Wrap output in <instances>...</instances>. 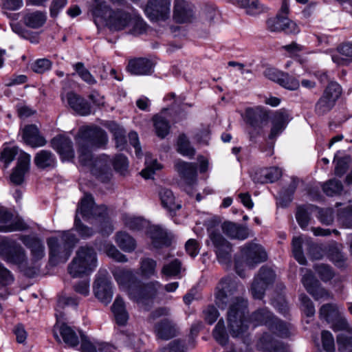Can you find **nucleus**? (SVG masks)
I'll return each mask as SVG.
<instances>
[{"label":"nucleus","instance_id":"nucleus-1","mask_svg":"<svg viewBox=\"0 0 352 352\" xmlns=\"http://www.w3.org/2000/svg\"><path fill=\"white\" fill-rule=\"evenodd\" d=\"M245 291L244 287L230 277L222 278L218 283L214 292V302L221 309L227 308L228 329L232 337L243 336L248 331L250 325L253 328L265 325L268 328L275 317L267 309H258L254 311L248 318V300L242 296H236Z\"/></svg>","mask_w":352,"mask_h":352},{"label":"nucleus","instance_id":"nucleus-2","mask_svg":"<svg viewBox=\"0 0 352 352\" xmlns=\"http://www.w3.org/2000/svg\"><path fill=\"white\" fill-rule=\"evenodd\" d=\"M79 146L80 160L85 165H91V174L102 182L110 179L111 172L106 162L101 158H96L92 162L90 151L93 147H102L108 142L106 132L98 126H81L76 137Z\"/></svg>","mask_w":352,"mask_h":352},{"label":"nucleus","instance_id":"nucleus-3","mask_svg":"<svg viewBox=\"0 0 352 352\" xmlns=\"http://www.w3.org/2000/svg\"><path fill=\"white\" fill-rule=\"evenodd\" d=\"M79 214L82 215L85 220L91 223L94 221L105 222L107 216L106 206L96 205L92 195L85 194L78 204L74 219L75 230L82 239L92 236L94 234V231L91 228L84 225L81 222L78 217Z\"/></svg>","mask_w":352,"mask_h":352},{"label":"nucleus","instance_id":"nucleus-4","mask_svg":"<svg viewBox=\"0 0 352 352\" xmlns=\"http://www.w3.org/2000/svg\"><path fill=\"white\" fill-rule=\"evenodd\" d=\"M78 239L70 231H65L59 237L52 236L47 239L50 250V260L53 265L65 263L71 255Z\"/></svg>","mask_w":352,"mask_h":352},{"label":"nucleus","instance_id":"nucleus-5","mask_svg":"<svg viewBox=\"0 0 352 352\" xmlns=\"http://www.w3.org/2000/svg\"><path fill=\"white\" fill-rule=\"evenodd\" d=\"M1 254L7 263L18 266L19 270L27 276L33 277L37 274L36 266L29 267L24 249L14 241L5 240L1 244Z\"/></svg>","mask_w":352,"mask_h":352},{"label":"nucleus","instance_id":"nucleus-6","mask_svg":"<svg viewBox=\"0 0 352 352\" xmlns=\"http://www.w3.org/2000/svg\"><path fill=\"white\" fill-rule=\"evenodd\" d=\"M97 267L96 253L94 248L82 246L76 252L75 257L67 267L73 278L91 274Z\"/></svg>","mask_w":352,"mask_h":352},{"label":"nucleus","instance_id":"nucleus-7","mask_svg":"<svg viewBox=\"0 0 352 352\" xmlns=\"http://www.w3.org/2000/svg\"><path fill=\"white\" fill-rule=\"evenodd\" d=\"M95 16L104 19L107 26L112 30H121L128 26L132 21L131 14L122 9L113 10L103 2L97 3L93 9Z\"/></svg>","mask_w":352,"mask_h":352},{"label":"nucleus","instance_id":"nucleus-8","mask_svg":"<svg viewBox=\"0 0 352 352\" xmlns=\"http://www.w3.org/2000/svg\"><path fill=\"white\" fill-rule=\"evenodd\" d=\"M342 94L340 85L334 81L330 82L324 89L315 107V111L318 116H323L329 112L335 106L336 102Z\"/></svg>","mask_w":352,"mask_h":352},{"label":"nucleus","instance_id":"nucleus-9","mask_svg":"<svg viewBox=\"0 0 352 352\" xmlns=\"http://www.w3.org/2000/svg\"><path fill=\"white\" fill-rule=\"evenodd\" d=\"M241 258L250 268L267 259V254L263 247L254 241L248 242L240 248Z\"/></svg>","mask_w":352,"mask_h":352},{"label":"nucleus","instance_id":"nucleus-10","mask_svg":"<svg viewBox=\"0 0 352 352\" xmlns=\"http://www.w3.org/2000/svg\"><path fill=\"white\" fill-rule=\"evenodd\" d=\"M93 291L95 296L102 303L109 304L113 298V287L106 270H100L96 275L93 285Z\"/></svg>","mask_w":352,"mask_h":352},{"label":"nucleus","instance_id":"nucleus-11","mask_svg":"<svg viewBox=\"0 0 352 352\" xmlns=\"http://www.w3.org/2000/svg\"><path fill=\"white\" fill-rule=\"evenodd\" d=\"M162 287V283L157 280H152L144 284L139 280L138 286H136L135 290L131 292L130 299L138 304H146L147 301L153 300Z\"/></svg>","mask_w":352,"mask_h":352},{"label":"nucleus","instance_id":"nucleus-12","mask_svg":"<svg viewBox=\"0 0 352 352\" xmlns=\"http://www.w3.org/2000/svg\"><path fill=\"white\" fill-rule=\"evenodd\" d=\"M210 239L214 247V252L218 261L221 264L229 265L232 261V252L230 243L220 233L214 231L210 233Z\"/></svg>","mask_w":352,"mask_h":352},{"label":"nucleus","instance_id":"nucleus-13","mask_svg":"<svg viewBox=\"0 0 352 352\" xmlns=\"http://www.w3.org/2000/svg\"><path fill=\"white\" fill-rule=\"evenodd\" d=\"M170 0H148L144 12L151 21H166L170 16Z\"/></svg>","mask_w":352,"mask_h":352},{"label":"nucleus","instance_id":"nucleus-14","mask_svg":"<svg viewBox=\"0 0 352 352\" xmlns=\"http://www.w3.org/2000/svg\"><path fill=\"white\" fill-rule=\"evenodd\" d=\"M247 123L252 129L249 131L250 140H252L261 134L262 129L267 123V114L258 110L248 109L246 111Z\"/></svg>","mask_w":352,"mask_h":352},{"label":"nucleus","instance_id":"nucleus-15","mask_svg":"<svg viewBox=\"0 0 352 352\" xmlns=\"http://www.w3.org/2000/svg\"><path fill=\"white\" fill-rule=\"evenodd\" d=\"M173 18L177 23H191L195 19L194 6L185 0H175Z\"/></svg>","mask_w":352,"mask_h":352},{"label":"nucleus","instance_id":"nucleus-16","mask_svg":"<svg viewBox=\"0 0 352 352\" xmlns=\"http://www.w3.org/2000/svg\"><path fill=\"white\" fill-rule=\"evenodd\" d=\"M113 276L118 284L126 291L130 298L131 290H135L138 286L140 280L131 270L126 269L116 270Z\"/></svg>","mask_w":352,"mask_h":352},{"label":"nucleus","instance_id":"nucleus-17","mask_svg":"<svg viewBox=\"0 0 352 352\" xmlns=\"http://www.w3.org/2000/svg\"><path fill=\"white\" fill-rule=\"evenodd\" d=\"M65 98L69 107L77 114L85 116L91 113L90 104L80 95L70 91L66 94Z\"/></svg>","mask_w":352,"mask_h":352},{"label":"nucleus","instance_id":"nucleus-18","mask_svg":"<svg viewBox=\"0 0 352 352\" xmlns=\"http://www.w3.org/2000/svg\"><path fill=\"white\" fill-rule=\"evenodd\" d=\"M51 145L62 158L69 160L74 157L73 143L70 138L63 135H57L52 140Z\"/></svg>","mask_w":352,"mask_h":352},{"label":"nucleus","instance_id":"nucleus-19","mask_svg":"<svg viewBox=\"0 0 352 352\" xmlns=\"http://www.w3.org/2000/svg\"><path fill=\"white\" fill-rule=\"evenodd\" d=\"M175 168L188 185H193L197 182V164L178 160L175 163Z\"/></svg>","mask_w":352,"mask_h":352},{"label":"nucleus","instance_id":"nucleus-20","mask_svg":"<svg viewBox=\"0 0 352 352\" xmlns=\"http://www.w3.org/2000/svg\"><path fill=\"white\" fill-rule=\"evenodd\" d=\"M30 155L28 153H21L19 156L16 167L10 175V181L16 184L20 185L24 180L25 175L30 170Z\"/></svg>","mask_w":352,"mask_h":352},{"label":"nucleus","instance_id":"nucleus-21","mask_svg":"<svg viewBox=\"0 0 352 352\" xmlns=\"http://www.w3.org/2000/svg\"><path fill=\"white\" fill-rule=\"evenodd\" d=\"M289 120V115L285 110L277 111L272 120V128L268 138L276 139L285 130Z\"/></svg>","mask_w":352,"mask_h":352},{"label":"nucleus","instance_id":"nucleus-22","mask_svg":"<svg viewBox=\"0 0 352 352\" xmlns=\"http://www.w3.org/2000/svg\"><path fill=\"white\" fill-rule=\"evenodd\" d=\"M257 347L264 352H289L288 346L274 340L268 333H264L257 342Z\"/></svg>","mask_w":352,"mask_h":352},{"label":"nucleus","instance_id":"nucleus-23","mask_svg":"<svg viewBox=\"0 0 352 352\" xmlns=\"http://www.w3.org/2000/svg\"><path fill=\"white\" fill-rule=\"evenodd\" d=\"M21 241L26 248L30 250L32 259L34 261H39L45 256V246L38 238L24 235L21 237Z\"/></svg>","mask_w":352,"mask_h":352},{"label":"nucleus","instance_id":"nucleus-24","mask_svg":"<svg viewBox=\"0 0 352 352\" xmlns=\"http://www.w3.org/2000/svg\"><path fill=\"white\" fill-rule=\"evenodd\" d=\"M127 70L134 75H150L153 72V64L147 58H135L129 60Z\"/></svg>","mask_w":352,"mask_h":352},{"label":"nucleus","instance_id":"nucleus-25","mask_svg":"<svg viewBox=\"0 0 352 352\" xmlns=\"http://www.w3.org/2000/svg\"><path fill=\"white\" fill-rule=\"evenodd\" d=\"M155 331L159 338L168 340L177 336V329L173 320L164 318L155 324Z\"/></svg>","mask_w":352,"mask_h":352},{"label":"nucleus","instance_id":"nucleus-26","mask_svg":"<svg viewBox=\"0 0 352 352\" xmlns=\"http://www.w3.org/2000/svg\"><path fill=\"white\" fill-rule=\"evenodd\" d=\"M223 232L232 239L245 240L250 236V230L242 225L233 222H224L222 225Z\"/></svg>","mask_w":352,"mask_h":352},{"label":"nucleus","instance_id":"nucleus-27","mask_svg":"<svg viewBox=\"0 0 352 352\" xmlns=\"http://www.w3.org/2000/svg\"><path fill=\"white\" fill-rule=\"evenodd\" d=\"M23 139L27 144L32 147L43 146L46 144V140L39 135L38 129L34 125H28L24 128Z\"/></svg>","mask_w":352,"mask_h":352},{"label":"nucleus","instance_id":"nucleus-28","mask_svg":"<svg viewBox=\"0 0 352 352\" xmlns=\"http://www.w3.org/2000/svg\"><path fill=\"white\" fill-rule=\"evenodd\" d=\"M151 237L152 243L156 248L169 246L171 243V237L164 229L159 226H155L151 228Z\"/></svg>","mask_w":352,"mask_h":352},{"label":"nucleus","instance_id":"nucleus-29","mask_svg":"<svg viewBox=\"0 0 352 352\" xmlns=\"http://www.w3.org/2000/svg\"><path fill=\"white\" fill-rule=\"evenodd\" d=\"M282 175V171L277 167L263 168L256 173L254 181L258 183H272L278 180Z\"/></svg>","mask_w":352,"mask_h":352},{"label":"nucleus","instance_id":"nucleus-30","mask_svg":"<svg viewBox=\"0 0 352 352\" xmlns=\"http://www.w3.org/2000/svg\"><path fill=\"white\" fill-rule=\"evenodd\" d=\"M34 164L41 169L54 168L56 164L55 155L50 151L42 150L34 157Z\"/></svg>","mask_w":352,"mask_h":352},{"label":"nucleus","instance_id":"nucleus-31","mask_svg":"<svg viewBox=\"0 0 352 352\" xmlns=\"http://www.w3.org/2000/svg\"><path fill=\"white\" fill-rule=\"evenodd\" d=\"M111 309L116 323L120 326L126 324L129 319V314L126 310L124 302L121 297H116Z\"/></svg>","mask_w":352,"mask_h":352},{"label":"nucleus","instance_id":"nucleus-32","mask_svg":"<svg viewBox=\"0 0 352 352\" xmlns=\"http://www.w3.org/2000/svg\"><path fill=\"white\" fill-rule=\"evenodd\" d=\"M159 197L162 206L170 212H175L182 208L180 203L175 202V196L173 192L169 189H160L159 192Z\"/></svg>","mask_w":352,"mask_h":352},{"label":"nucleus","instance_id":"nucleus-33","mask_svg":"<svg viewBox=\"0 0 352 352\" xmlns=\"http://www.w3.org/2000/svg\"><path fill=\"white\" fill-rule=\"evenodd\" d=\"M157 261L151 258L144 257L140 261L139 272L141 276L150 278L157 275Z\"/></svg>","mask_w":352,"mask_h":352},{"label":"nucleus","instance_id":"nucleus-34","mask_svg":"<svg viewBox=\"0 0 352 352\" xmlns=\"http://www.w3.org/2000/svg\"><path fill=\"white\" fill-rule=\"evenodd\" d=\"M46 19V14L41 11L28 13L23 18L25 25L33 29L42 27L45 24Z\"/></svg>","mask_w":352,"mask_h":352},{"label":"nucleus","instance_id":"nucleus-35","mask_svg":"<svg viewBox=\"0 0 352 352\" xmlns=\"http://www.w3.org/2000/svg\"><path fill=\"white\" fill-rule=\"evenodd\" d=\"M115 240L118 247L124 252H131L136 248L135 239L125 232H118Z\"/></svg>","mask_w":352,"mask_h":352},{"label":"nucleus","instance_id":"nucleus-36","mask_svg":"<svg viewBox=\"0 0 352 352\" xmlns=\"http://www.w3.org/2000/svg\"><path fill=\"white\" fill-rule=\"evenodd\" d=\"M109 129L113 135L116 147L123 150L126 144V131L115 122L109 124Z\"/></svg>","mask_w":352,"mask_h":352},{"label":"nucleus","instance_id":"nucleus-37","mask_svg":"<svg viewBox=\"0 0 352 352\" xmlns=\"http://www.w3.org/2000/svg\"><path fill=\"white\" fill-rule=\"evenodd\" d=\"M320 319H323L328 323L337 320L340 315L338 308L336 305L332 303H327L323 305L319 311Z\"/></svg>","mask_w":352,"mask_h":352},{"label":"nucleus","instance_id":"nucleus-38","mask_svg":"<svg viewBox=\"0 0 352 352\" xmlns=\"http://www.w3.org/2000/svg\"><path fill=\"white\" fill-rule=\"evenodd\" d=\"M60 334L65 344L74 347L79 344L78 336L74 329L65 324H63L59 328Z\"/></svg>","mask_w":352,"mask_h":352},{"label":"nucleus","instance_id":"nucleus-39","mask_svg":"<svg viewBox=\"0 0 352 352\" xmlns=\"http://www.w3.org/2000/svg\"><path fill=\"white\" fill-rule=\"evenodd\" d=\"M290 328L289 324L274 317L269 329L279 337L287 338L290 335Z\"/></svg>","mask_w":352,"mask_h":352},{"label":"nucleus","instance_id":"nucleus-40","mask_svg":"<svg viewBox=\"0 0 352 352\" xmlns=\"http://www.w3.org/2000/svg\"><path fill=\"white\" fill-rule=\"evenodd\" d=\"M177 151L181 155L193 157L195 154V148L190 146V143L185 134H181L177 139Z\"/></svg>","mask_w":352,"mask_h":352},{"label":"nucleus","instance_id":"nucleus-41","mask_svg":"<svg viewBox=\"0 0 352 352\" xmlns=\"http://www.w3.org/2000/svg\"><path fill=\"white\" fill-rule=\"evenodd\" d=\"M154 126L156 134L161 138H164L169 133L170 124L168 121L161 115H156L153 118Z\"/></svg>","mask_w":352,"mask_h":352},{"label":"nucleus","instance_id":"nucleus-42","mask_svg":"<svg viewBox=\"0 0 352 352\" xmlns=\"http://www.w3.org/2000/svg\"><path fill=\"white\" fill-rule=\"evenodd\" d=\"M181 270L182 263L179 259L175 258L170 263L163 265L161 274L165 276L179 277Z\"/></svg>","mask_w":352,"mask_h":352},{"label":"nucleus","instance_id":"nucleus-43","mask_svg":"<svg viewBox=\"0 0 352 352\" xmlns=\"http://www.w3.org/2000/svg\"><path fill=\"white\" fill-rule=\"evenodd\" d=\"M214 340L221 345L224 346L228 343V336L226 329L224 321L219 320L212 331Z\"/></svg>","mask_w":352,"mask_h":352},{"label":"nucleus","instance_id":"nucleus-44","mask_svg":"<svg viewBox=\"0 0 352 352\" xmlns=\"http://www.w3.org/2000/svg\"><path fill=\"white\" fill-rule=\"evenodd\" d=\"M322 190L327 196L332 197L340 194L343 190V186L340 181L333 179L324 184Z\"/></svg>","mask_w":352,"mask_h":352},{"label":"nucleus","instance_id":"nucleus-45","mask_svg":"<svg viewBox=\"0 0 352 352\" xmlns=\"http://www.w3.org/2000/svg\"><path fill=\"white\" fill-rule=\"evenodd\" d=\"M240 5L246 9L247 14L250 15H256L264 10L258 0H240Z\"/></svg>","mask_w":352,"mask_h":352},{"label":"nucleus","instance_id":"nucleus-46","mask_svg":"<svg viewBox=\"0 0 352 352\" xmlns=\"http://www.w3.org/2000/svg\"><path fill=\"white\" fill-rule=\"evenodd\" d=\"M302 241L300 238H294L292 240V252L295 259L300 265H305L307 260L302 252Z\"/></svg>","mask_w":352,"mask_h":352},{"label":"nucleus","instance_id":"nucleus-47","mask_svg":"<svg viewBox=\"0 0 352 352\" xmlns=\"http://www.w3.org/2000/svg\"><path fill=\"white\" fill-rule=\"evenodd\" d=\"M113 165L115 170L120 175H126L128 173L129 162L124 155H116L113 158Z\"/></svg>","mask_w":352,"mask_h":352},{"label":"nucleus","instance_id":"nucleus-48","mask_svg":"<svg viewBox=\"0 0 352 352\" xmlns=\"http://www.w3.org/2000/svg\"><path fill=\"white\" fill-rule=\"evenodd\" d=\"M74 69L83 81L91 85L96 84V80L89 71L85 67L82 63L78 62L75 64Z\"/></svg>","mask_w":352,"mask_h":352},{"label":"nucleus","instance_id":"nucleus-49","mask_svg":"<svg viewBox=\"0 0 352 352\" xmlns=\"http://www.w3.org/2000/svg\"><path fill=\"white\" fill-rule=\"evenodd\" d=\"M275 277V273L272 269L263 266L254 278L263 282V283H265L269 286L274 283Z\"/></svg>","mask_w":352,"mask_h":352},{"label":"nucleus","instance_id":"nucleus-50","mask_svg":"<svg viewBox=\"0 0 352 352\" xmlns=\"http://www.w3.org/2000/svg\"><path fill=\"white\" fill-rule=\"evenodd\" d=\"M285 16L278 14L276 17L269 19L266 23L267 30L272 32L283 31L285 23Z\"/></svg>","mask_w":352,"mask_h":352},{"label":"nucleus","instance_id":"nucleus-51","mask_svg":"<svg viewBox=\"0 0 352 352\" xmlns=\"http://www.w3.org/2000/svg\"><path fill=\"white\" fill-rule=\"evenodd\" d=\"M28 226L21 219H16L14 221L12 219L9 222L8 225L1 226L0 232H10L14 231H23L27 230Z\"/></svg>","mask_w":352,"mask_h":352},{"label":"nucleus","instance_id":"nucleus-52","mask_svg":"<svg viewBox=\"0 0 352 352\" xmlns=\"http://www.w3.org/2000/svg\"><path fill=\"white\" fill-rule=\"evenodd\" d=\"M279 85L289 90H296L300 86L298 79L285 72L283 74Z\"/></svg>","mask_w":352,"mask_h":352},{"label":"nucleus","instance_id":"nucleus-53","mask_svg":"<svg viewBox=\"0 0 352 352\" xmlns=\"http://www.w3.org/2000/svg\"><path fill=\"white\" fill-rule=\"evenodd\" d=\"M296 219L300 227L302 229L305 230L309 225L311 219V215L305 206H300L298 208Z\"/></svg>","mask_w":352,"mask_h":352},{"label":"nucleus","instance_id":"nucleus-54","mask_svg":"<svg viewBox=\"0 0 352 352\" xmlns=\"http://www.w3.org/2000/svg\"><path fill=\"white\" fill-rule=\"evenodd\" d=\"M145 163L146 167L141 172L142 176L145 179L152 178L155 170L162 168L161 164L157 162V160L149 161L148 159H146Z\"/></svg>","mask_w":352,"mask_h":352},{"label":"nucleus","instance_id":"nucleus-55","mask_svg":"<svg viewBox=\"0 0 352 352\" xmlns=\"http://www.w3.org/2000/svg\"><path fill=\"white\" fill-rule=\"evenodd\" d=\"M146 224V221L141 217H126L124 218V225L132 230H140Z\"/></svg>","mask_w":352,"mask_h":352},{"label":"nucleus","instance_id":"nucleus-56","mask_svg":"<svg viewBox=\"0 0 352 352\" xmlns=\"http://www.w3.org/2000/svg\"><path fill=\"white\" fill-rule=\"evenodd\" d=\"M52 66V63L47 58H39L34 61L32 65V69L37 74H43L50 70Z\"/></svg>","mask_w":352,"mask_h":352},{"label":"nucleus","instance_id":"nucleus-57","mask_svg":"<svg viewBox=\"0 0 352 352\" xmlns=\"http://www.w3.org/2000/svg\"><path fill=\"white\" fill-rule=\"evenodd\" d=\"M314 269L323 281H328L331 280L334 276L333 272L331 267L327 265H315Z\"/></svg>","mask_w":352,"mask_h":352},{"label":"nucleus","instance_id":"nucleus-58","mask_svg":"<svg viewBox=\"0 0 352 352\" xmlns=\"http://www.w3.org/2000/svg\"><path fill=\"white\" fill-rule=\"evenodd\" d=\"M321 337L323 349L327 352H334L335 344L332 333L329 331H322Z\"/></svg>","mask_w":352,"mask_h":352},{"label":"nucleus","instance_id":"nucleus-59","mask_svg":"<svg viewBox=\"0 0 352 352\" xmlns=\"http://www.w3.org/2000/svg\"><path fill=\"white\" fill-rule=\"evenodd\" d=\"M268 285L265 283L254 278L251 286V292L253 297L256 299H261Z\"/></svg>","mask_w":352,"mask_h":352},{"label":"nucleus","instance_id":"nucleus-60","mask_svg":"<svg viewBox=\"0 0 352 352\" xmlns=\"http://www.w3.org/2000/svg\"><path fill=\"white\" fill-rule=\"evenodd\" d=\"M318 219L321 223L329 226L333 222V210L330 208H318Z\"/></svg>","mask_w":352,"mask_h":352},{"label":"nucleus","instance_id":"nucleus-61","mask_svg":"<svg viewBox=\"0 0 352 352\" xmlns=\"http://www.w3.org/2000/svg\"><path fill=\"white\" fill-rule=\"evenodd\" d=\"M308 293H309L316 300L322 298L325 300L331 298V296L329 292L324 288L320 287L319 283L315 285L312 289H309Z\"/></svg>","mask_w":352,"mask_h":352},{"label":"nucleus","instance_id":"nucleus-62","mask_svg":"<svg viewBox=\"0 0 352 352\" xmlns=\"http://www.w3.org/2000/svg\"><path fill=\"white\" fill-rule=\"evenodd\" d=\"M107 254L118 262L125 263L128 261L126 256L121 253L113 245L107 244L105 247Z\"/></svg>","mask_w":352,"mask_h":352},{"label":"nucleus","instance_id":"nucleus-63","mask_svg":"<svg viewBox=\"0 0 352 352\" xmlns=\"http://www.w3.org/2000/svg\"><path fill=\"white\" fill-rule=\"evenodd\" d=\"M17 149L15 147L6 148L3 149L1 155V161L5 163V168H7L8 165L14 160L17 155Z\"/></svg>","mask_w":352,"mask_h":352},{"label":"nucleus","instance_id":"nucleus-64","mask_svg":"<svg viewBox=\"0 0 352 352\" xmlns=\"http://www.w3.org/2000/svg\"><path fill=\"white\" fill-rule=\"evenodd\" d=\"M339 54L346 57L349 63L352 62V42H345L337 47Z\"/></svg>","mask_w":352,"mask_h":352}]
</instances>
